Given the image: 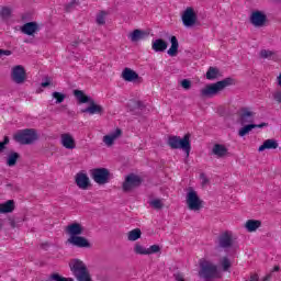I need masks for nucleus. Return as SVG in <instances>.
<instances>
[{"label": "nucleus", "instance_id": "f257e3e1", "mask_svg": "<svg viewBox=\"0 0 281 281\" xmlns=\"http://www.w3.org/2000/svg\"><path fill=\"white\" fill-rule=\"evenodd\" d=\"M232 85H236V81L232 77H227L221 81L215 83L206 85L201 91V98H214V95H218L221 91L227 89V87H232Z\"/></svg>", "mask_w": 281, "mask_h": 281}, {"label": "nucleus", "instance_id": "f03ea898", "mask_svg": "<svg viewBox=\"0 0 281 281\" xmlns=\"http://www.w3.org/2000/svg\"><path fill=\"white\" fill-rule=\"evenodd\" d=\"M199 278L204 281H214L222 278L221 271H218V266L210 260H200Z\"/></svg>", "mask_w": 281, "mask_h": 281}, {"label": "nucleus", "instance_id": "7ed1b4c3", "mask_svg": "<svg viewBox=\"0 0 281 281\" xmlns=\"http://www.w3.org/2000/svg\"><path fill=\"white\" fill-rule=\"evenodd\" d=\"M13 139L21 146H32V144H36V142L41 139V136L38 135V131H36V128H25L18 131L13 135Z\"/></svg>", "mask_w": 281, "mask_h": 281}, {"label": "nucleus", "instance_id": "20e7f679", "mask_svg": "<svg viewBox=\"0 0 281 281\" xmlns=\"http://www.w3.org/2000/svg\"><path fill=\"white\" fill-rule=\"evenodd\" d=\"M90 177L98 186H104L111 181V171L106 168H94L90 171Z\"/></svg>", "mask_w": 281, "mask_h": 281}, {"label": "nucleus", "instance_id": "39448f33", "mask_svg": "<svg viewBox=\"0 0 281 281\" xmlns=\"http://www.w3.org/2000/svg\"><path fill=\"white\" fill-rule=\"evenodd\" d=\"M187 205L188 209L193 212H199V210L203 207V200L199 198V193H196L192 187H190L187 192Z\"/></svg>", "mask_w": 281, "mask_h": 281}, {"label": "nucleus", "instance_id": "423d86ee", "mask_svg": "<svg viewBox=\"0 0 281 281\" xmlns=\"http://www.w3.org/2000/svg\"><path fill=\"white\" fill-rule=\"evenodd\" d=\"M68 265L72 276L77 280H79L80 278L89 273V269L87 268V265H85V261L80 259H71Z\"/></svg>", "mask_w": 281, "mask_h": 281}, {"label": "nucleus", "instance_id": "0eeeda50", "mask_svg": "<svg viewBox=\"0 0 281 281\" xmlns=\"http://www.w3.org/2000/svg\"><path fill=\"white\" fill-rule=\"evenodd\" d=\"M144 180L142 177L135 175V173H130L125 177V180L123 182V192H131V190H135V188H139Z\"/></svg>", "mask_w": 281, "mask_h": 281}, {"label": "nucleus", "instance_id": "6e6552de", "mask_svg": "<svg viewBox=\"0 0 281 281\" xmlns=\"http://www.w3.org/2000/svg\"><path fill=\"white\" fill-rule=\"evenodd\" d=\"M182 24L184 27H194L196 25L198 15L194 8L188 7L182 13Z\"/></svg>", "mask_w": 281, "mask_h": 281}, {"label": "nucleus", "instance_id": "1a4fd4ad", "mask_svg": "<svg viewBox=\"0 0 281 281\" xmlns=\"http://www.w3.org/2000/svg\"><path fill=\"white\" fill-rule=\"evenodd\" d=\"M27 78V72H25V67L18 65L14 66L11 70V80L15 85H23Z\"/></svg>", "mask_w": 281, "mask_h": 281}, {"label": "nucleus", "instance_id": "9d476101", "mask_svg": "<svg viewBox=\"0 0 281 281\" xmlns=\"http://www.w3.org/2000/svg\"><path fill=\"white\" fill-rule=\"evenodd\" d=\"M249 22L254 27H265V25H267V14L260 10L252 11L249 16Z\"/></svg>", "mask_w": 281, "mask_h": 281}, {"label": "nucleus", "instance_id": "9b49d317", "mask_svg": "<svg viewBox=\"0 0 281 281\" xmlns=\"http://www.w3.org/2000/svg\"><path fill=\"white\" fill-rule=\"evenodd\" d=\"M67 243L74 247H78L79 249H91V243H89V239L80 235H77L76 237H69Z\"/></svg>", "mask_w": 281, "mask_h": 281}, {"label": "nucleus", "instance_id": "f8f14e48", "mask_svg": "<svg viewBox=\"0 0 281 281\" xmlns=\"http://www.w3.org/2000/svg\"><path fill=\"white\" fill-rule=\"evenodd\" d=\"M190 133L186 134L182 138H178V150H183L187 157H190V151L192 150V144L190 142Z\"/></svg>", "mask_w": 281, "mask_h": 281}, {"label": "nucleus", "instance_id": "ddd939ff", "mask_svg": "<svg viewBox=\"0 0 281 281\" xmlns=\"http://www.w3.org/2000/svg\"><path fill=\"white\" fill-rule=\"evenodd\" d=\"M89 106L86 109H81V113H89V115H103L104 114V108L100 104L95 103V100H91L89 103Z\"/></svg>", "mask_w": 281, "mask_h": 281}, {"label": "nucleus", "instance_id": "4468645a", "mask_svg": "<svg viewBox=\"0 0 281 281\" xmlns=\"http://www.w3.org/2000/svg\"><path fill=\"white\" fill-rule=\"evenodd\" d=\"M21 32L26 36H34L36 32H41V26L38 22H26L21 26Z\"/></svg>", "mask_w": 281, "mask_h": 281}, {"label": "nucleus", "instance_id": "2eb2a0df", "mask_svg": "<svg viewBox=\"0 0 281 281\" xmlns=\"http://www.w3.org/2000/svg\"><path fill=\"white\" fill-rule=\"evenodd\" d=\"M232 245H234L232 233L225 232L218 236V247H221V249H229Z\"/></svg>", "mask_w": 281, "mask_h": 281}, {"label": "nucleus", "instance_id": "dca6fc26", "mask_svg": "<svg viewBox=\"0 0 281 281\" xmlns=\"http://www.w3.org/2000/svg\"><path fill=\"white\" fill-rule=\"evenodd\" d=\"M122 78L125 80V82H137V80H142V77H139V75L131 68H125L122 71Z\"/></svg>", "mask_w": 281, "mask_h": 281}, {"label": "nucleus", "instance_id": "f3484780", "mask_svg": "<svg viewBox=\"0 0 281 281\" xmlns=\"http://www.w3.org/2000/svg\"><path fill=\"white\" fill-rule=\"evenodd\" d=\"M83 232H85V227H82V224L80 223H72L66 227V233L69 234L70 238H74L76 236H81Z\"/></svg>", "mask_w": 281, "mask_h": 281}, {"label": "nucleus", "instance_id": "a211bd4d", "mask_svg": "<svg viewBox=\"0 0 281 281\" xmlns=\"http://www.w3.org/2000/svg\"><path fill=\"white\" fill-rule=\"evenodd\" d=\"M254 115H256V113L249 111V108H241V113L239 115L240 124H251V122H254Z\"/></svg>", "mask_w": 281, "mask_h": 281}, {"label": "nucleus", "instance_id": "6ab92c4d", "mask_svg": "<svg viewBox=\"0 0 281 281\" xmlns=\"http://www.w3.org/2000/svg\"><path fill=\"white\" fill-rule=\"evenodd\" d=\"M211 153L212 155H215L217 159H223V157H227V155H229L227 147L223 144H215Z\"/></svg>", "mask_w": 281, "mask_h": 281}, {"label": "nucleus", "instance_id": "aec40b11", "mask_svg": "<svg viewBox=\"0 0 281 281\" xmlns=\"http://www.w3.org/2000/svg\"><path fill=\"white\" fill-rule=\"evenodd\" d=\"M76 184L78 186V188H80V190H87V188H89V186H91V183L89 181V176H87V173H82V172L77 173Z\"/></svg>", "mask_w": 281, "mask_h": 281}, {"label": "nucleus", "instance_id": "412c9836", "mask_svg": "<svg viewBox=\"0 0 281 281\" xmlns=\"http://www.w3.org/2000/svg\"><path fill=\"white\" fill-rule=\"evenodd\" d=\"M61 145L64 146V148H67L68 150H74V148H76V139H74V136H71V134H63Z\"/></svg>", "mask_w": 281, "mask_h": 281}, {"label": "nucleus", "instance_id": "4be33fe9", "mask_svg": "<svg viewBox=\"0 0 281 281\" xmlns=\"http://www.w3.org/2000/svg\"><path fill=\"white\" fill-rule=\"evenodd\" d=\"M151 49L156 53H164L168 49V42L162 38L154 40L151 42Z\"/></svg>", "mask_w": 281, "mask_h": 281}, {"label": "nucleus", "instance_id": "5701e85b", "mask_svg": "<svg viewBox=\"0 0 281 281\" xmlns=\"http://www.w3.org/2000/svg\"><path fill=\"white\" fill-rule=\"evenodd\" d=\"M148 34L149 33L146 31L136 29L130 34V38H131L132 43H137L139 41H144V38H148Z\"/></svg>", "mask_w": 281, "mask_h": 281}, {"label": "nucleus", "instance_id": "b1692460", "mask_svg": "<svg viewBox=\"0 0 281 281\" xmlns=\"http://www.w3.org/2000/svg\"><path fill=\"white\" fill-rule=\"evenodd\" d=\"M121 136H122V131L120 128H116L111 134L103 136V142L106 146H113V144H115V139H117V137H121Z\"/></svg>", "mask_w": 281, "mask_h": 281}, {"label": "nucleus", "instance_id": "393cba45", "mask_svg": "<svg viewBox=\"0 0 281 281\" xmlns=\"http://www.w3.org/2000/svg\"><path fill=\"white\" fill-rule=\"evenodd\" d=\"M169 41L171 43V46L167 50V54H168V56L175 57L179 54V40H177V36L171 35L169 37Z\"/></svg>", "mask_w": 281, "mask_h": 281}, {"label": "nucleus", "instance_id": "a878e982", "mask_svg": "<svg viewBox=\"0 0 281 281\" xmlns=\"http://www.w3.org/2000/svg\"><path fill=\"white\" fill-rule=\"evenodd\" d=\"M74 95L79 102V104H89L93 99L87 94L82 90H74Z\"/></svg>", "mask_w": 281, "mask_h": 281}, {"label": "nucleus", "instance_id": "bb28decb", "mask_svg": "<svg viewBox=\"0 0 281 281\" xmlns=\"http://www.w3.org/2000/svg\"><path fill=\"white\" fill-rule=\"evenodd\" d=\"M278 140L276 139H266L263 144L258 148L259 153H265V150H276L278 148Z\"/></svg>", "mask_w": 281, "mask_h": 281}, {"label": "nucleus", "instance_id": "cd10ccee", "mask_svg": "<svg viewBox=\"0 0 281 281\" xmlns=\"http://www.w3.org/2000/svg\"><path fill=\"white\" fill-rule=\"evenodd\" d=\"M19 159H21V154L16 151H10L7 157V166H9V168H14Z\"/></svg>", "mask_w": 281, "mask_h": 281}, {"label": "nucleus", "instance_id": "c85d7f7f", "mask_svg": "<svg viewBox=\"0 0 281 281\" xmlns=\"http://www.w3.org/2000/svg\"><path fill=\"white\" fill-rule=\"evenodd\" d=\"M14 200H9L5 203L0 204V214H10L14 212Z\"/></svg>", "mask_w": 281, "mask_h": 281}, {"label": "nucleus", "instance_id": "c756f323", "mask_svg": "<svg viewBox=\"0 0 281 281\" xmlns=\"http://www.w3.org/2000/svg\"><path fill=\"white\" fill-rule=\"evenodd\" d=\"M261 226L262 222L260 220H248L245 224L247 232H256Z\"/></svg>", "mask_w": 281, "mask_h": 281}, {"label": "nucleus", "instance_id": "7c9ffc66", "mask_svg": "<svg viewBox=\"0 0 281 281\" xmlns=\"http://www.w3.org/2000/svg\"><path fill=\"white\" fill-rule=\"evenodd\" d=\"M131 111L133 115H142L146 111V105L142 101H135L134 108Z\"/></svg>", "mask_w": 281, "mask_h": 281}, {"label": "nucleus", "instance_id": "2f4dec72", "mask_svg": "<svg viewBox=\"0 0 281 281\" xmlns=\"http://www.w3.org/2000/svg\"><path fill=\"white\" fill-rule=\"evenodd\" d=\"M221 76V70L216 67H209L206 71V80H216Z\"/></svg>", "mask_w": 281, "mask_h": 281}, {"label": "nucleus", "instance_id": "473e14b6", "mask_svg": "<svg viewBox=\"0 0 281 281\" xmlns=\"http://www.w3.org/2000/svg\"><path fill=\"white\" fill-rule=\"evenodd\" d=\"M139 238H142V229L139 228H134L127 234V239L132 243H135V240H139Z\"/></svg>", "mask_w": 281, "mask_h": 281}, {"label": "nucleus", "instance_id": "72a5a7b5", "mask_svg": "<svg viewBox=\"0 0 281 281\" xmlns=\"http://www.w3.org/2000/svg\"><path fill=\"white\" fill-rule=\"evenodd\" d=\"M167 145L171 150H178L179 147V136L171 135L167 139Z\"/></svg>", "mask_w": 281, "mask_h": 281}, {"label": "nucleus", "instance_id": "f704fd0d", "mask_svg": "<svg viewBox=\"0 0 281 281\" xmlns=\"http://www.w3.org/2000/svg\"><path fill=\"white\" fill-rule=\"evenodd\" d=\"M254 128H256V124L244 125L238 132L239 137H245V135H249V133H251Z\"/></svg>", "mask_w": 281, "mask_h": 281}, {"label": "nucleus", "instance_id": "c9c22d12", "mask_svg": "<svg viewBox=\"0 0 281 281\" xmlns=\"http://www.w3.org/2000/svg\"><path fill=\"white\" fill-rule=\"evenodd\" d=\"M220 262L224 272H227L229 269H232V261L228 257H223Z\"/></svg>", "mask_w": 281, "mask_h": 281}, {"label": "nucleus", "instance_id": "e433bc0d", "mask_svg": "<svg viewBox=\"0 0 281 281\" xmlns=\"http://www.w3.org/2000/svg\"><path fill=\"white\" fill-rule=\"evenodd\" d=\"M53 98L55 101V104H63V102H65V98H67V95H65V93L63 92H58V91H55L53 92Z\"/></svg>", "mask_w": 281, "mask_h": 281}, {"label": "nucleus", "instance_id": "4c0bfd02", "mask_svg": "<svg viewBox=\"0 0 281 281\" xmlns=\"http://www.w3.org/2000/svg\"><path fill=\"white\" fill-rule=\"evenodd\" d=\"M134 252L138 256H148V249H146L144 246L136 244L134 247Z\"/></svg>", "mask_w": 281, "mask_h": 281}, {"label": "nucleus", "instance_id": "58836bf2", "mask_svg": "<svg viewBox=\"0 0 281 281\" xmlns=\"http://www.w3.org/2000/svg\"><path fill=\"white\" fill-rule=\"evenodd\" d=\"M106 11H100L99 14H97V24L98 25H105L106 23Z\"/></svg>", "mask_w": 281, "mask_h": 281}, {"label": "nucleus", "instance_id": "ea45409f", "mask_svg": "<svg viewBox=\"0 0 281 281\" xmlns=\"http://www.w3.org/2000/svg\"><path fill=\"white\" fill-rule=\"evenodd\" d=\"M0 16L2 19H10V16H12V9L9 7H2L0 10Z\"/></svg>", "mask_w": 281, "mask_h": 281}, {"label": "nucleus", "instance_id": "a19ab883", "mask_svg": "<svg viewBox=\"0 0 281 281\" xmlns=\"http://www.w3.org/2000/svg\"><path fill=\"white\" fill-rule=\"evenodd\" d=\"M52 274V280L53 281H74V278H66L63 277L60 273L58 272H53Z\"/></svg>", "mask_w": 281, "mask_h": 281}, {"label": "nucleus", "instance_id": "79ce46f5", "mask_svg": "<svg viewBox=\"0 0 281 281\" xmlns=\"http://www.w3.org/2000/svg\"><path fill=\"white\" fill-rule=\"evenodd\" d=\"M149 205L154 207V210H162L164 209V202L159 199H154L149 202Z\"/></svg>", "mask_w": 281, "mask_h": 281}, {"label": "nucleus", "instance_id": "37998d69", "mask_svg": "<svg viewBox=\"0 0 281 281\" xmlns=\"http://www.w3.org/2000/svg\"><path fill=\"white\" fill-rule=\"evenodd\" d=\"M180 87L186 91H190L192 89V81L190 79H183L180 81Z\"/></svg>", "mask_w": 281, "mask_h": 281}, {"label": "nucleus", "instance_id": "c03bdc74", "mask_svg": "<svg viewBox=\"0 0 281 281\" xmlns=\"http://www.w3.org/2000/svg\"><path fill=\"white\" fill-rule=\"evenodd\" d=\"M161 251V247L159 245H153L147 249V256H150V254H159Z\"/></svg>", "mask_w": 281, "mask_h": 281}, {"label": "nucleus", "instance_id": "a18cd8bd", "mask_svg": "<svg viewBox=\"0 0 281 281\" xmlns=\"http://www.w3.org/2000/svg\"><path fill=\"white\" fill-rule=\"evenodd\" d=\"M273 50H267V49H261L259 53L260 58H271L273 56Z\"/></svg>", "mask_w": 281, "mask_h": 281}, {"label": "nucleus", "instance_id": "49530a36", "mask_svg": "<svg viewBox=\"0 0 281 281\" xmlns=\"http://www.w3.org/2000/svg\"><path fill=\"white\" fill-rule=\"evenodd\" d=\"M8 144H10V137L4 136L3 140L0 142V155H1V153H3V150H5Z\"/></svg>", "mask_w": 281, "mask_h": 281}, {"label": "nucleus", "instance_id": "de8ad7c7", "mask_svg": "<svg viewBox=\"0 0 281 281\" xmlns=\"http://www.w3.org/2000/svg\"><path fill=\"white\" fill-rule=\"evenodd\" d=\"M76 5H78V2L76 0H71L69 3L65 5V11L66 12H71L72 10L76 9Z\"/></svg>", "mask_w": 281, "mask_h": 281}, {"label": "nucleus", "instance_id": "09e8293b", "mask_svg": "<svg viewBox=\"0 0 281 281\" xmlns=\"http://www.w3.org/2000/svg\"><path fill=\"white\" fill-rule=\"evenodd\" d=\"M52 85V77H44V81L41 83V87H43V89H47V87H49Z\"/></svg>", "mask_w": 281, "mask_h": 281}, {"label": "nucleus", "instance_id": "8fccbe9b", "mask_svg": "<svg viewBox=\"0 0 281 281\" xmlns=\"http://www.w3.org/2000/svg\"><path fill=\"white\" fill-rule=\"evenodd\" d=\"M11 55H12V50L0 49V58L2 56H11Z\"/></svg>", "mask_w": 281, "mask_h": 281}, {"label": "nucleus", "instance_id": "3c124183", "mask_svg": "<svg viewBox=\"0 0 281 281\" xmlns=\"http://www.w3.org/2000/svg\"><path fill=\"white\" fill-rule=\"evenodd\" d=\"M9 225H10V227H12V229H14L16 227V220L9 218Z\"/></svg>", "mask_w": 281, "mask_h": 281}, {"label": "nucleus", "instance_id": "603ef678", "mask_svg": "<svg viewBox=\"0 0 281 281\" xmlns=\"http://www.w3.org/2000/svg\"><path fill=\"white\" fill-rule=\"evenodd\" d=\"M265 126H269V123L255 124V128H265Z\"/></svg>", "mask_w": 281, "mask_h": 281}, {"label": "nucleus", "instance_id": "864d4df0", "mask_svg": "<svg viewBox=\"0 0 281 281\" xmlns=\"http://www.w3.org/2000/svg\"><path fill=\"white\" fill-rule=\"evenodd\" d=\"M200 179H202L203 183H207V181H210V180L207 179V177L205 176V173H201V175H200Z\"/></svg>", "mask_w": 281, "mask_h": 281}, {"label": "nucleus", "instance_id": "5fc2aeb1", "mask_svg": "<svg viewBox=\"0 0 281 281\" xmlns=\"http://www.w3.org/2000/svg\"><path fill=\"white\" fill-rule=\"evenodd\" d=\"M47 247H49V243L41 244V249H47Z\"/></svg>", "mask_w": 281, "mask_h": 281}, {"label": "nucleus", "instance_id": "6e6d98bb", "mask_svg": "<svg viewBox=\"0 0 281 281\" xmlns=\"http://www.w3.org/2000/svg\"><path fill=\"white\" fill-rule=\"evenodd\" d=\"M67 113L70 117H74V115H76V112L71 110H68Z\"/></svg>", "mask_w": 281, "mask_h": 281}, {"label": "nucleus", "instance_id": "4d7b16f0", "mask_svg": "<svg viewBox=\"0 0 281 281\" xmlns=\"http://www.w3.org/2000/svg\"><path fill=\"white\" fill-rule=\"evenodd\" d=\"M269 280H271V274H268V276H266V277L262 279V281H269Z\"/></svg>", "mask_w": 281, "mask_h": 281}, {"label": "nucleus", "instance_id": "13d9d810", "mask_svg": "<svg viewBox=\"0 0 281 281\" xmlns=\"http://www.w3.org/2000/svg\"><path fill=\"white\" fill-rule=\"evenodd\" d=\"M78 44H79L78 41L72 42V47H78Z\"/></svg>", "mask_w": 281, "mask_h": 281}, {"label": "nucleus", "instance_id": "bf43d9fd", "mask_svg": "<svg viewBox=\"0 0 281 281\" xmlns=\"http://www.w3.org/2000/svg\"><path fill=\"white\" fill-rule=\"evenodd\" d=\"M272 271H280V266H274Z\"/></svg>", "mask_w": 281, "mask_h": 281}, {"label": "nucleus", "instance_id": "052dcab7", "mask_svg": "<svg viewBox=\"0 0 281 281\" xmlns=\"http://www.w3.org/2000/svg\"><path fill=\"white\" fill-rule=\"evenodd\" d=\"M63 109H67V105H63Z\"/></svg>", "mask_w": 281, "mask_h": 281}, {"label": "nucleus", "instance_id": "680f3d73", "mask_svg": "<svg viewBox=\"0 0 281 281\" xmlns=\"http://www.w3.org/2000/svg\"><path fill=\"white\" fill-rule=\"evenodd\" d=\"M0 228H1V224H0Z\"/></svg>", "mask_w": 281, "mask_h": 281}]
</instances>
